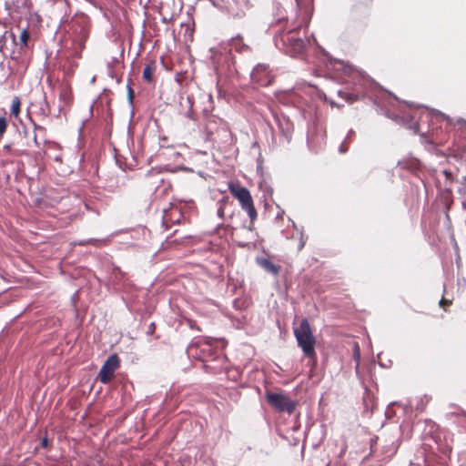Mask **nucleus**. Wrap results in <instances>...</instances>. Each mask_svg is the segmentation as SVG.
<instances>
[{"label":"nucleus","instance_id":"nucleus-6","mask_svg":"<svg viewBox=\"0 0 466 466\" xmlns=\"http://www.w3.org/2000/svg\"><path fill=\"white\" fill-rule=\"evenodd\" d=\"M275 74L268 65L258 64L251 72V80L260 86H268L275 80Z\"/></svg>","mask_w":466,"mask_h":466},{"label":"nucleus","instance_id":"nucleus-31","mask_svg":"<svg viewBox=\"0 0 466 466\" xmlns=\"http://www.w3.org/2000/svg\"><path fill=\"white\" fill-rule=\"evenodd\" d=\"M460 192L463 195H466V184L462 186V187L460 189Z\"/></svg>","mask_w":466,"mask_h":466},{"label":"nucleus","instance_id":"nucleus-14","mask_svg":"<svg viewBox=\"0 0 466 466\" xmlns=\"http://www.w3.org/2000/svg\"><path fill=\"white\" fill-rule=\"evenodd\" d=\"M157 70L156 60L150 59L147 61L146 66L143 70V80L147 83L154 82V74Z\"/></svg>","mask_w":466,"mask_h":466},{"label":"nucleus","instance_id":"nucleus-32","mask_svg":"<svg viewBox=\"0 0 466 466\" xmlns=\"http://www.w3.org/2000/svg\"><path fill=\"white\" fill-rule=\"evenodd\" d=\"M129 93H130V96H133V91L131 88H129Z\"/></svg>","mask_w":466,"mask_h":466},{"label":"nucleus","instance_id":"nucleus-19","mask_svg":"<svg viewBox=\"0 0 466 466\" xmlns=\"http://www.w3.org/2000/svg\"><path fill=\"white\" fill-rule=\"evenodd\" d=\"M430 400H431V398H429L427 396H424L423 398H421L420 400V403H418L416 405V410H419L420 412L423 411L426 404L429 402Z\"/></svg>","mask_w":466,"mask_h":466},{"label":"nucleus","instance_id":"nucleus-20","mask_svg":"<svg viewBox=\"0 0 466 466\" xmlns=\"http://www.w3.org/2000/svg\"><path fill=\"white\" fill-rule=\"evenodd\" d=\"M7 129V121L5 116H0V138L4 136Z\"/></svg>","mask_w":466,"mask_h":466},{"label":"nucleus","instance_id":"nucleus-18","mask_svg":"<svg viewBox=\"0 0 466 466\" xmlns=\"http://www.w3.org/2000/svg\"><path fill=\"white\" fill-rule=\"evenodd\" d=\"M34 129H35V134L33 137V141H34V144L35 147H39L40 143L37 140V135H36L35 131L38 130L41 132H46V128L42 126H39V125H36L35 123H34Z\"/></svg>","mask_w":466,"mask_h":466},{"label":"nucleus","instance_id":"nucleus-9","mask_svg":"<svg viewBox=\"0 0 466 466\" xmlns=\"http://www.w3.org/2000/svg\"><path fill=\"white\" fill-rule=\"evenodd\" d=\"M250 6L249 0H232L228 5V11L233 18L240 19L246 15Z\"/></svg>","mask_w":466,"mask_h":466},{"label":"nucleus","instance_id":"nucleus-26","mask_svg":"<svg viewBox=\"0 0 466 466\" xmlns=\"http://www.w3.org/2000/svg\"><path fill=\"white\" fill-rule=\"evenodd\" d=\"M187 324L191 329H197L199 330V328L196 326V321L192 319H187Z\"/></svg>","mask_w":466,"mask_h":466},{"label":"nucleus","instance_id":"nucleus-23","mask_svg":"<svg viewBox=\"0 0 466 466\" xmlns=\"http://www.w3.org/2000/svg\"><path fill=\"white\" fill-rule=\"evenodd\" d=\"M339 94L342 98H345L348 102H350V103H352L358 99L357 96L350 95L346 92H339Z\"/></svg>","mask_w":466,"mask_h":466},{"label":"nucleus","instance_id":"nucleus-7","mask_svg":"<svg viewBox=\"0 0 466 466\" xmlns=\"http://www.w3.org/2000/svg\"><path fill=\"white\" fill-rule=\"evenodd\" d=\"M120 366V360L116 354L110 355L102 365L98 377L101 382L109 383L113 378L115 371Z\"/></svg>","mask_w":466,"mask_h":466},{"label":"nucleus","instance_id":"nucleus-28","mask_svg":"<svg viewBox=\"0 0 466 466\" xmlns=\"http://www.w3.org/2000/svg\"><path fill=\"white\" fill-rule=\"evenodd\" d=\"M67 96H68V92H67V90H66V89H64V90L60 93V98H61V99H62V98H65V99H66V98L67 97Z\"/></svg>","mask_w":466,"mask_h":466},{"label":"nucleus","instance_id":"nucleus-22","mask_svg":"<svg viewBox=\"0 0 466 466\" xmlns=\"http://www.w3.org/2000/svg\"><path fill=\"white\" fill-rule=\"evenodd\" d=\"M452 304V301L450 300V299H447L445 298H442L440 302H439V305L441 309H443L444 311H447L448 310V308Z\"/></svg>","mask_w":466,"mask_h":466},{"label":"nucleus","instance_id":"nucleus-11","mask_svg":"<svg viewBox=\"0 0 466 466\" xmlns=\"http://www.w3.org/2000/svg\"><path fill=\"white\" fill-rule=\"evenodd\" d=\"M31 0H9L5 2V8L12 13H22L25 10H30Z\"/></svg>","mask_w":466,"mask_h":466},{"label":"nucleus","instance_id":"nucleus-8","mask_svg":"<svg viewBox=\"0 0 466 466\" xmlns=\"http://www.w3.org/2000/svg\"><path fill=\"white\" fill-rule=\"evenodd\" d=\"M417 114V111L410 108L408 106H403L400 110V114L395 116V120L405 126L407 128L412 130L414 134L419 132V123L415 119V115Z\"/></svg>","mask_w":466,"mask_h":466},{"label":"nucleus","instance_id":"nucleus-1","mask_svg":"<svg viewBox=\"0 0 466 466\" xmlns=\"http://www.w3.org/2000/svg\"><path fill=\"white\" fill-rule=\"evenodd\" d=\"M282 23V19H279L274 26L276 28L274 37L276 46L291 56L301 54L306 48L307 42L305 37L301 35L300 26L280 31Z\"/></svg>","mask_w":466,"mask_h":466},{"label":"nucleus","instance_id":"nucleus-16","mask_svg":"<svg viewBox=\"0 0 466 466\" xmlns=\"http://www.w3.org/2000/svg\"><path fill=\"white\" fill-rule=\"evenodd\" d=\"M20 112H21V99L19 96H15L12 100L11 115H13L16 118V117H18Z\"/></svg>","mask_w":466,"mask_h":466},{"label":"nucleus","instance_id":"nucleus-4","mask_svg":"<svg viewBox=\"0 0 466 466\" xmlns=\"http://www.w3.org/2000/svg\"><path fill=\"white\" fill-rule=\"evenodd\" d=\"M228 190L238 200L241 208L248 213L250 224L253 225L258 218V213L249 190L238 182H230L228 184Z\"/></svg>","mask_w":466,"mask_h":466},{"label":"nucleus","instance_id":"nucleus-3","mask_svg":"<svg viewBox=\"0 0 466 466\" xmlns=\"http://www.w3.org/2000/svg\"><path fill=\"white\" fill-rule=\"evenodd\" d=\"M294 336L304 356L309 359V362L311 363V366H314L317 361V353L315 350L317 340L307 319H303L299 325L294 328Z\"/></svg>","mask_w":466,"mask_h":466},{"label":"nucleus","instance_id":"nucleus-25","mask_svg":"<svg viewBox=\"0 0 466 466\" xmlns=\"http://www.w3.org/2000/svg\"><path fill=\"white\" fill-rule=\"evenodd\" d=\"M355 360L357 361V365L359 364V360H360V351H359V346L356 344L355 346Z\"/></svg>","mask_w":466,"mask_h":466},{"label":"nucleus","instance_id":"nucleus-21","mask_svg":"<svg viewBox=\"0 0 466 466\" xmlns=\"http://www.w3.org/2000/svg\"><path fill=\"white\" fill-rule=\"evenodd\" d=\"M167 5V3H162L161 4V6H160V14L163 17V20L166 21V20H171L173 18V15H168L166 11H165V5Z\"/></svg>","mask_w":466,"mask_h":466},{"label":"nucleus","instance_id":"nucleus-13","mask_svg":"<svg viewBox=\"0 0 466 466\" xmlns=\"http://www.w3.org/2000/svg\"><path fill=\"white\" fill-rule=\"evenodd\" d=\"M257 262L263 269L274 276H278L280 272L281 267L268 258H260L257 259Z\"/></svg>","mask_w":466,"mask_h":466},{"label":"nucleus","instance_id":"nucleus-2","mask_svg":"<svg viewBox=\"0 0 466 466\" xmlns=\"http://www.w3.org/2000/svg\"><path fill=\"white\" fill-rule=\"evenodd\" d=\"M198 349L199 354L197 357L204 363L207 372L218 374L226 370L227 360L219 350H214L208 342L191 345L188 350L192 353L193 350L197 351Z\"/></svg>","mask_w":466,"mask_h":466},{"label":"nucleus","instance_id":"nucleus-5","mask_svg":"<svg viewBox=\"0 0 466 466\" xmlns=\"http://www.w3.org/2000/svg\"><path fill=\"white\" fill-rule=\"evenodd\" d=\"M266 399L268 404L278 411L292 413L296 409V402L283 393L267 392Z\"/></svg>","mask_w":466,"mask_h":466},{"label":"nucleus","instance_id":"nucleus-17","mask_svg":"<svg viewBox=\"0 0 466 466\" xmlns=\"http://www.w3.org/2000/svg\"><path fill=\"white\" fill-rule=\"evenodd\" d=\"M30 38V33L28 29H23L19 35V42L22 46H26Z\"/></svg>","mask_w":466,"mask_h":466},{"label":"nucleus","instance_id":"nucleus-24","mask_svg":"<svg viewBox=\"0 0 466 466\" xmlns=\"http://www.w3.org/2000/svg\"><path fill=\"white\" fill-rule=\"evenodd\" d=\"M297 3V6L301 8L305 5L309 4L311 0H295Z\"/></svg>","mask_w":466,"mask_h":466},{"label":"nucleus","instance_id":"nucleus-12","mask_svg":"<svg viewBox=\"0 0 466 466\" xmlns=\"http://www.w3.org/2000/svg\"><path fill=\"white\" fill-rule=\"evenodd\" d=\"M183 218V215L177 206H171L169 209H164V223L178 224Z\"/></svg>","mask_w":466,"mask_h":466},{"label":"nucleus","instance_id":"nucleus-29","mask_svg":"<svg viewBox=\"0 0 466 466\" xmlns=\"http://www.w3.org/2000/svg\"><path fill=\"white\" fill-rule=\"evenodd\" d=\"M218 215L219 218L224 217V208L222 206L218 209Z\"/></svg>","mask_w":466,"mask_h":466},{"label":"nucleus","instance_id":"nucleus-30","mask_svg":"<svg viewBox=\"0 0 466 466\" xmlns=\"http://www.w3.org/2000/svg\"><path fill=\"white\" fill-rule=\"evenodd\" d=\"M358 2L360 5H368L369 4H370L372 2V0H358Z\"/></svg>","mask_w":466,"mask_h":466},{"label":"nucleus","instance_id":"nucleus-10","mask_svg":"<svg viewBox=\"0 0 466 466\" xmlns=\"http://www.w3.org/2000/svg\"><path fill=\"white\" fill-rule=\"evenodd\" d=\"M221 124V118L213 115L207 116L205 124L206 140H212L213 135L218 131Z\"/></svg>","mask_w":466,"mask_h":466},{"label":"nucleus","instance_id":"nucleus-15","mask_svg":"<svg viewBox=\"0 0 466 466\" xmlns=\"http://www.w3.org/2000/svg\"><path fill=\"white\" fill-rule=\"evenodd\" d=\"M279 128L281 129L283 135L286 138L290 139L293 133V125L287 119H278Z\"/></svg>","mask_w":466,"mask_h":466},{"label":"nucleus","instance_id":"nucleus-27","mask_svg":"<svg viewBox=\"0 0 466 466\" xmlns=\"http://www.w3.org/2000/svg\"><path fill=\"white\" fill-rule=\"evenodd\" d=\"M41 445L42 447L44 448H46L48 446V440L47 438H43L42 441H41Z\"/></svg>","mask_w":466,"mask_h":466}]
</instances>
